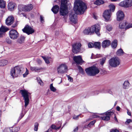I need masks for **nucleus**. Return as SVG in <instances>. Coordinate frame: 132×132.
I'll use <instances>...</instances> for the list:
<instances>
[{
    "label": "nucleus",
    "mask_w": 132,
    "mask_h": 132,
    "mask_svg": "<svg viewBox=\"0 0 132 132\" xmlns=\"http://www.w3.org/2000/svg\"><path fill=\"white\" fill-rule=\"evenodd\" d=\"M59 123L60 124V126L58 127L57 126H56L54 125H52L51 126V129H55L56 130L58 129H60L61 126V122H60Z\"/></svg>",
    "instance_id": "nucleus-36"
},
{
    "label": "nucleus",
    "mask_w": 132,
    "mask_h": 132,
    "mask_svg": "<svg viewBox=\"0 0 132 132\" xmlns=\"http://www.w3.org/2000/svg\"><path fill=\"white\" fill-rule=\"evenodd\" d=\"M120 109V108L119 106H118L116 107V109L117 111H119Z\"/></svg>",
    "instance_id": "nucleus-60"
},
{
    "label": "nucleus",
    "mask_w": 132,
    "mask_h": 132,
    "mask_svg": "<svg viewBox=\"0 0 132 132\" xmlns=\"http://www.w3.org/2000/svg\"><path fill=\"white\" fill-rule=\"evenodd\" d=\"M78 127H77L76 128L74 129L73 131L74 132H76L78 131Z\"/></svg>",
    "instance_id": "nucleus-59"
},
{
    "label": "nucleus",
    "mask_w": 132,
    "mask_h": 132,
    "mask_svg": "<svg viewBox=\"0 0 132 132\" xmlns=\"http://www.w3.org/2000/svg\"><path fill=\"white\" fill-rule=\"evenodd\" d=\"M73 59L75 63L81 65L84 62L82 59L81 56H74Z\"/></svg>",
    "instance_id": "nucleus-18"
},
{
    "label": "nucleus",
    "mask_w": 132,
    "mask_h": 132,
    "mask_svg": "<svg viewBox=\"0 0 132 132\" xmlns=\"http://www.w3.org/2000/svg\"><path fill=\"white\" fill-rule=\"evenodd\" d=\"M10 37L12 39H15L19 36V34L17 31L15 30H12L9 32Z\"/></svg>",
    "instance_id": "nucleus-15"
},
{
    "label": "nucleus",
    "mask_w": 132,
    "mask_h": 132,
    "mask_svg": "<svg viewBox=\"0 0 132 132\" xmlns=\"http://www.w3.org/2000/svg\"><path fill=\"white\" fill-rule=\"evenodd\" d=\"M6 2L3 0H0V7L4 8L6 6Z\"/></svg>",
    "instance_id": "nucleus-29"
},
{
    "label": "nucleus",
    "mask_w": 132,
    "mask_h": 132,
    "mask_svg": "<svg viewBox=\"0 0 132 132\" xmlns=\"http://www.w3.org/2000/svg\"><path fill=\"white\" fill-rule=\"evenodd\" d=\"M109 7L110 9L108 10H110L111 13V12L114 11L115 9V6L114 5L112 4H110L109 5Z\"/></svg>",
    "instance_id": "nucleus-37"
},
{
    "label": "nucleus",
    "mask_w": 132,
    "mask_h": 132,
    "mask_svg": "<svg viewBox=\"0 0 132 132\" xmlns=\"http://www.w3.org/2000/svg\"><path fill=\"white\" fill-rule=\"evenodd\" d=\"M131 27H132V23H129L126 26L125 29L126 30Z\"/></svg>",
    "instance_id": "nucleus-46"
},
{
    "label": "nucleus",
    "mask_w": 132,
    "mask_h": 132,
    "mask_svg": "<svg viewBox=\"0 0 132 132\" xmlns=\"http://www.w3.org/2000/svg\"><path fill=\"white\" fill-rule=\"evenodd\" d=\"M16 6V4L13 2H10L8 4L9 10L10 11L13 10Z\"/></svg>",
    "instance_id": "nucleus-22"
},
{
    "label": "nucleus",
    "mask_w": 132,
    "mask_h": 132,
    "mask_svg": "<svg viewBox=\"0 0 132 132\" xmlns=\"http://www.w3.org/2000/svg\"><path fill=\"white\" fill-rule=\"evenodd\" d=\"M79 116H80V117H82V116H81L80 115L77 116L75 115L73 116V118L75 120H77L78 119Z\"/></svg>",
    "instance_id": "nucleus-44"
},
{
    "label": "nucleus",
    "mask_w": 132,
    "mask_h": 132,
    "mask_svg": "<svg viewBox=\"0 0 132 132\" xmlns=\"http://www.w3.org/2000/svg\"><path fill=\"white\" fill-rule=\"evenodd\" d=\"M12 132H17L20 129V128L19 127H11Z\"/></svg>",
    "instance_id": "nucleus-33"
},
{
    "label": "nucleus",
    "mask_w": 132,
    "mask_h": 132,
    "mask_svg": "<svg viewBox=\"0 0 132 132\" xmlns=\"http://www.w3.org/2000/svg\"><path fill=\"white\" fill-rule=\"evenodd\" d=\"M100 25L98 24H96L92 26L90 28H88L85 29L83 31V33L85 35H91L94 32L99 36L100 35Z\"/></svg>",
    "instance_id": "nucleus-2"
},
{
    "label": "nucleus",
    "mask_w": 132,
    "mask_h": 132,
    "mask_svg": "<svg viewBox=\"0 0 132 132\" xmlns=\"http://www.w3.org/2000/svg\"><path fill=\"white\" fill-rule=\"evenodd\" d=\"M40 19L41 22L42 23H43L44 22V17L42 15H41L40 16Z\"/></svg>",
    "instance_id": "nucleus-53"
},
{
    "label": "nucleus",
    "mask_w": 132,
    "mask_h": 132,
    "mask_svg": "<svg viewBox=\"0 0 132 132\" xmlns=\"http://www.w3.org/2000/svg\"><path fill=\"white\" fill-rule=\"evenodd\" d=\"M59 6L57 5L54 6L51 9L52 11L55 14H56L59 12Z\"/></svg>",
    "instance_id": "nucleus-23"
},
{
    "label": "nucleus",
    "mask_w": 132,
    "mask_h": 132,
    "mask_svg": "<svg viewBox=\"0 0 132 132\" xmlns=\"http://www.w3.org/2000/svg\"><path fill=\"white\" fill-rule=\"evenodd\" d=\"M106 60V58L105 57H104L101 59L100 64L102 65H103L105 63Z\"/></svg>",
    "instance_id": "nucleus-43"
},
{
    "label": "nucleus",
    "mask_w": 132,
    "mask_h": 132,
    "mask_svg": "<svg viewBox=\"0 0 132 132\" xmlns=\"http://www.w3.org/2000/svg\"><path fill=\"white\" fill-rule=\"evenodd\" d=\"M119 6L125 8L130 7L132 5V0H125L120 2Z\"/></svg>",
    "instance_id": "nucleus-11"
},
{
    "label": "nucleus",
    "mask_w": 132,
    "mask_h": 132,
    "mask_svg": "<svg viewBox=\"0 0 132 132\" xmlns=\"http://www.w3.org/2000/svg\"><path fill=\"white\" fill-rule=\"evenodd\" d=\"M94 47L100 49L101 48L100 43V42H95L93 44Z\"/></svg>",
    "instance_id": "nucleus-32"
},
{
    "label": "nucleus",
    "mask_w": 132,
    "mask_h": 132,
    "mask_svg": "<svg viewBox=\"0 0 132 132\" xmlns=\"http://www.w3.org/2000/svg\"><path fill=\"white\" fill-rule=\"evenodd\" d=\"M106 28L107 30L110 31L112 29V26L110 25H108L106 26Z\"/></svg>",
    "instance_id": "nucleus-45"
},
{
    "label": "nucleus",
    "mask_w": 132,
    "mask_h": 132,
    "mask_svg": "<svg viewBox=\"0 0 132 132\" xmlns=\"http://www.w3.org/2000/svg\"><path fill=\"white\" fill-rule=\"evenodd\" d=\"M29 71L26 68V71L25 73L23 74V77H25L27 76L29 73Z\"/></svg>",
    "instance_id": "nucleus-49"
},
{
    "label": "nucleus",
    "mask_w": 132,
    "mask_h": 132,
    "mask_svg": "<svg viewBox=\"0 0 132 132\" xmlns=\"http://www.w3.org/2000/svg\"><path fill=\"white\" fill-rule=\"evenodd\" d=\"M87 8L85 4L81 1L76 0L74 3V10L80 13H83Z\"/></svg>",
    "instance_id": "nucleus-1"
},
{
    "label": "nucleus",
    "mask_w": 132,
    "mask_h": 132,
    "mask_svg": "<svg viewBox=\"0 0 132 132\" xmlns=\"http://www.w3.org/2000/svg\"><path fill=\"white\" fill-rule=\"evenodd\" d=\"M81 45L80 43H76L72 45V51L75 53L76 54L79 51Z\"/></svg>",
    "instance_id": "nucleus-13"
},
{
    "label": "nucleus",
    "mask_w": 132,
    "mask_h": 132,
    "mask_svg": "<svg viewBox=\"0 0 132 132\" xmlns=\"http://www.w3.org/2000/svg\"><path fill=\"white\" fill-rule=\"evenodd\" d=\"M104 3V2L103 0H97L94 2V4L97 5H100Z\"/></svg>",
    "instance_id": "nucleus-31"
},
{
    "label": "nucleus",
    "mask_w": 132,
    "mask_h": 132,
    "mask_svg": "<svg viewBox=\"0 0 132 132\" xmlns=\"http://www.w3.org/2000/svg\"><path fill=\"white\" fill-rule=\"evenodd\" d=\"M39 124L38 123L36 122L34 123V130L35 131H37L38 130V126Z\"/></svg>",
    "instance_id": "nucleus-40"
},
{
    "label": "nucleus",
    "mask_w": 132,
    "mask_h": 132,
    "mask_svg": "<svg viewBox=\"0 0 132 132\" xmlns=\"http://www.w3.org/2000/svg\"><path fill=\"white\" fill-rule=\"evenodd\" d=\"M103 93H110L111 94H112V92L110 90H106L105 91V92H102Z\"/></svg>",
    "instance_id": "nucleus-56"
},
{
    "label": "nucleus",
    "mask_w": 132,
    "mask_h": 132,
    "mask_svg": "<svg viewBox=\"0 0 132 132\" xmlns=\"http://www.w3.org/2000/svg\"><path fill=\"white\" fill-rule=\"evenodd\" d=\"M7 60H0V66H3L6 65L7 63Z\"/></svg>",
    "instance_id": "nucleus-30"
},
{
    "label": "nucleus",
    "mask_w": 132,
    "mask_h": 132,
    "mask_svg": "<svg viewBox=\"0 0 132 132\" xmlns=\"http://www.w3.org/2000/svg\"><path fill=\"white\" fill-rule=\"evenodd\" d=\"M111 14L110 10H105L104 12L103 16L106 21L110 20Z\"/></svg>",
    "instance_id": "nucleus-17"
},
{
    "label": "nucleus",
    "mask_w": 132,
    "mask_h": 132,
    "mask_svg": "<svg viewBox=\"0 0 132 132\" xmlns=\"http://www.w3.org/2000/svg\"><path fill=\"white\" fill-rule=\"evenodd\" d=\"M112 112H107L105 113H101L99 114L103 116L100 117V119H102L104 120L108 121L110 119V116L111 115Z\"/></svg>",
    "instance_id": "nucleus-14"
},
{
    "label": "nucleus",
    "mask_w": 132,
    "mask_h": 132,
    "mask_svg": "<svg viewBox=\"0 0 132 132\" xmlns=\"http://www.w3.org/2000/svg\"><path fill=\"white\" fill-rule=\"evenodd\" d=\"M59 34V32L58 31H56L55 33V35L56 36H58Z\"/></svg>",
    "instance_id": "nucleus-61"
},
{
    "label": "nucleus",
    "mask_w": 132,
    "mask_h": 132,
    "mask_svg": "<svg viewBox=\"0 0 132 132\" xmlns=\"http://www.w3.org/2000/svg\"><path fill=\"white\" fill-rule=\"evenodd\" d=\"M5 40L6 42L8 44H10L11 43V40L9 38H6Z\"/></svg>",
    "instance_id": "nucleus-51"
},
{
    "label": "nucleus",
    "mask_w": 132,
    "mask_h": 132,
    "mask_svg": "<svg viewBox=\"0 0 132 132\" xmlns=\"http://www.w3.org/2000/svg\"><path fill=\"white\" fill-rule=\"evenodd\" d=\"M125 53L124 52L121 48L118 50L116 52V54L118 56L122 55Z\"/></svg>",
    "instance_id": "nucleus-27"
},
{
    "label": "nucleus",
    "mask_w": 132,
    "mask_h": 132,
    "mask_svg": "<svg viewBox=\"0 0 132 132\" xmlns=\"http://www.w3.org/2000/svg\"><path fill=\"white\" fill-rule=\"evenodd\" d=\"M25 37L23 36H21L18 38L17 42L18 43L20 44H22L24 42Z\"/></svg>",
    "instance_id": "nucleus-25"
},
{
    "label": "nucleus",
    "mask_w": 132,
    "mask_h": 132,
    "mask_svg": "<svg viewBox=\"0 0 132 132\" xmlns=\"http://www.w3.org/2000/svg\"><path fill=\"white\" fill-rule=\"evenodd\" d=\"M127 113L128 114L129 116H130L131 115V113L129 112L128 110H127Z\"/></svg>",
    "instance_id": "nucleus-62"
},
{
    "label": "nucleus",
    "mask_w": 132,
    "mask_h": 132,
    "mask_svg": "<svg viewBox=\"0 0 132 132\" xmlns=\"http://www.w3.org/2000/svg\"><path fill=\"white\" fill-rule=\"evenodd\" d=\"M127 24V23L126 21H123L119 23V27L120 28L123 29L124 28H125Z\"/></svg>",
    "instance_id": "nucleus-26"
},
{
    "label": "nucleus",
    "mask_w": 132,
    "mask_h": 132,
    "mask_svg": "<svg viewBox=\"0 0 132 132\" xmlns=\"http://www.w3.org/2000/svg\"><path fill=\"white\" fill-rule=\"evenodd\" d=\"M67 77L68 78V79L70 81L72 82L73 81V79L70 76H69L66 75Z\"/></svg>",
    "instance_id": "nucleus-50"
},
{
    "label": "nucleus",
    "mask_w": 132,
    "mask_h": 132,
    "mask_svg": "<svg viewBox=\"0 0 132 132\" xmlns=\"http://www.w3.org/2000/svg\"><path fill=\"white\" fill-rule=\"evenodd\" d=\"M53 84H51L50 85V88L51 91L55 92L56 90V89L53 86Z\"/></svg>",
    "instance_id": "nucleus-38"
},
{
    "label": "nucleus",
    "mask_w": 132,
    "mask_h": 132,
    "mask_svg": "<svg viewBox=\"0 0 132 132\" xmlns=\"http://www.w3.org/2000/svg\"><path fill=\"white\" fill-rule=\"evenodd\" d=\"M9 30L8 28L3 26H2L0 28V31L1 32H4L7 31Z\"/></svg>",
    "instance_id": "nucleus-34"
},
{
    "label": "nucleus",
    "mask_w": 132,
    "mask_h": 132,
    "mask_svg": "<svg viewBox=\"0 0 132 132\" xmlns=\"http://www.w3.org/2000/svg\"><path fill=\"white\" fill-rule=\"evenodd\" d=\"M38 82L41 86H43V82L42 80L39 77H37V78Z\"/></svg>",
    "instance_id": "nucleus-42"
},
{
    "label": "nucleus",
    "mask_w": 132,
    "mask_h": 132,
    "mask_svg": "<svg viewBox=\"0 0 132 132\" xmlns=\"http://www.w3.org/2000/svg\"><path fill=\"white\" fill-rule=\"evenodd\" d=\"M22 30L24 32L26 33L28 35L32 34L35 32L34 30L28 25H26Z\"/></svg>",
    "instance_id": "nucleus-12"
},
{
    "label": "nucleus",
    "mask_w": 132,
    "mask_h": 132,
    "mask_svg": "<svg viewBox=\"0 0 132 132\" xmlns=\"http://www.w3.org/2000/svg\"><path fill=\"white\" fill-rule=\"evenodd\" d=\"M69 19L70 21L74 24L77 23L78 20L77 14L75 12H71L69 15Z\"/></svg>",
    "instance_id": "nucleus-10"
},
{
    "label": "nucleus",
    "mask_w": 132,
    "mask_h": 132,
    "mask_svg": "<svg viewBox=\"0 0 132 132\" xmlns=\"http://www.w3.org/2000/svg\"><path fill=\"white\" fill-rule=\"evenodd\" d=\"M20 92L21 93L22 97H23L25 103L24 108L23 106L22 107V110L21 111L22 113L23 112L24 114H25L27 112V111L25 110V108L29 104V96L28 94L29 93L25 90H20Z\"/></svg>",
    "instance_id": "nucleus-3"
},
{
    "label": "nucleus",
    "mask_w": 132,
    "mask_h": 132,
    "mask_svg": "<svg viewBox=\"0 0 132 132\" xmlns=\"http://www.w3.org/2000/svg\"><path fill=\"white\" fill-rule=\"evenodd\" d=\"M111 42L108 40H105L103 41L102 43V46L103 48L108 47L110 45Z\"/></svg>",
    "instance_id": "nucleus-20"
},
{
    "label": "nucleus",
    "mask_w": 132,
    "mask_h": 132,
    "mask_svg": "<svg viewBox=\"0 0 132 132\" xmlns=\"http://www.w3.org/2000/svg\"><path fill=\"white\" fill-rule=\"evenodd\" d=\"M109 63L111 66L115 67L119 65L120 63V61L118 57H113L109 60Z\"/></svg>",
    "instance_id": "nucleus-8"
},
{
    "label": "nucleus",
    "mask_w": 132,
    "mask_h": 132,
    "mask_svg": "<svg viewBox=\"0 0 132 132\" xmlns=\"http://www.w3.org/2000/svg\"><path fill=\"white\" fill-rule=\"evenodd\" d=\"M30 69L31 71L35 72H39L41 70H43L44 69L42 67H31Z\"/></svg>",
    "instance_id": "nucleus-21"
},
{
    "label": "nucleus",
    "mask_w": 132,
    "mask_h": 132,
    "mask_svg": "<svg viewBox=\"0 0 132 132\" xmlns=\"http://www.w3.org/2000/svg\"><path fill=\"white\" fill-rule=\"evenodd\" d=\"M3 132H12L11 128H5Z\"/></svg>",
    "instance_id": "nucleus-41"
},
{
    "label": "nucleus",
    "mask_w": 132,
    "mask_h": 132,
    "mask_svg": "<svg viewBox=\"0 0 132 132\" xmlns=\"http://www.w3.org/2000/svg\"><path fill=\"white\" fill-rule=\"evenodd\" d=\"M95 122L96 121L95 120L91 121L88 124V126L89 127H90L92 125H94Z\"/></svg>",
    "instance_id": "nucleus-47"
},
{
    "label": "nucleus",
    "mask_w": 132,
    "mask_h": 132,
    "mask_svg": "<svg viewBox=\"0 0 132 132\" xmlns=\"http://www.w3.org/2000/svg\"><path fill=\"white\" fill-rule=\"evenodd\" d=\"M116 15L117 19L118 21L123 20L125 17L124 13L121 10L118 11L116 13Z\"/></svg>",
    "instance_id": "nucleus-16"
},
{
    "label": "nucleus",
    "mask_w": 132,
    "mask_h": 132,
    "mask_svg": "<svg viewBox=\"0 0 132 132\" xmlns=\"http://www.w3.org/2000/svg\"><path fill=\"white\" fill-rule=\"evenodd\" d=\"M24 114H23V113H22V112H21V113H20V116L19 117V119L18 120V122L22 118V117L24 116Z\"/></svg>",
    "instance_id": "nucleus-48"
},
{
    "label": "nucleus",
    "mask_w": 132,
    "mask_h": 132,
    "mask_svg": "<svg viewBox=\"0 0 132 132\" xmlns=\"http://www.w3.org/2000/svg\"><path fill=\"white\" fill-rule=\"evenodd\" d=\"M61 6L60 9V14L64 16L68 13L67 7V0H61Z\"/></svg>",
    "instance_id": "nucleus-4"
},
{
    "label": "nucleus",
    "mask_w": 132,
    "mask_h": 132,
    "mask_svg": "<svg viewBox=\"0 0 132 132\" xmlns=\"http://www.w3.org/2000/svg\"><path fill=\"white\" fill-rule=\"evenodd\" d=\"M42 57L45 61V63L47 64L50 63V62L49 60L51 59V57H46L44 56H42Z\"/></svg>",
    "instance_id": "nucleus-35"
},
{
    "label": "nucleus",
    "mask_w": 132,
    "mask_h": 132,
    "mask_svg": "<svg viewBox=\"0 0 132 132\" xmlns=\"http://www.w3.org/2000/svg\"><path fill=\"white\" fill-rule=\"evenodd\" d=\"M114 119L115 121H116L117 122H118V120L117 119L116 117V116H115L114 117Z\"/></svg>",
    "instance_id": "nucleus-64"
},
{
    "label": "nucleus",
    "mask_w": 132,
    "mask_h": 132,
    "mask_svg": "<svg viewBox=\"0 0 132 132\" xmlns=\"http://www.w3.org/2000/svg\"><path fill=\"white\" fill-rule=\"evenodd\" d=\"M88 46L89 48H92L94 47L93 43H90L88 44Z\"/></svg>",
    "instance_id": "nucleus-52"
},
{
    "label": "nucleus",
    "mask_w": 132,
    "mask_h": 132,
    "mask_svg": "<svg viewBox=\"0 0 132 132\" xmlns=\"http://www.w3.org/2000/svg\"><path fill=\"white\" fill-rule=\"evenodd\" d=\"M110 132H119V131L117 129H112L110 130Z\"/></svg>",
    "instance_id": "nucleus-57"
},
{
    "label": "nucleus",
    "mask_w": 132,
    "mask_h": 132,
    "mask_svg": "<svg viewBox=\"0 0 132 132\" xmlns=\"http://www.w3.org/2000/svg\"><path fill=\"white\" fill-rule=\"evenodd\" d=\"M33 8V5L31 4H29L27 5H20L19 6L18 9L19 10L18 14L20 15V12L22 11H29L31 10Z\"/></svg>",
    "instance_id": "nucleus-6"
},
{
    "label": "nucleus",
    "mask_w": 132,
    "mask_h": 132,
    "mask_svg": "<svg viewBox=\"0 0 132 132\" xmlns=\"http://www.w3.org/2000/svg\"><path fill=\"white\" fill-rule=\"evenodd\" d=\"M92 117L93 118H98L100 119V117H101L100 116H99L98 115H97L95 114L92 115Z\"/></svg>",
    "instance_id": "nucleus-58"
},
{
    "label": "nucleus",
    "mask_w": 132,
    "mask_h": 132,
    "mask_svg": "<svg viewBox=\"0 0 132 132\" xmlns=\"http://www.w3.org/2000/svg\"><path fill=\"white\" fill-rule=\"evenodd\" d=\"M130 86L129 82L128 81H126L124 82L123 85V88L125 89H128Z\"/></svg>",
    "instance_id": "nucleus-24"
},
{
    "label": "nucleus",
    "mask_w": 132,
    "mask_h": 132,
    "mask_svg": "<svg viewBox=\"0 0 132 132\" xmlns=\"http://www.w3.org/2000/svg\"><path fill=\"white\" fill-rule=\"evenodd\" d=\"M51 128H49L48 129V130L47 131L45 132H51Z\"/></svg>",
    "instance_id": "nucleus-63"
},
{
    "label": "nucleus",
    "mask_w": 132,
    "mask_h": 132,
    "mask_svg": "<svg viewBox=\"0 0 132 132\" xmlns=\"http://www.w3.org/2000/svg\"><path fill=\"white\" fill-rule=\"evenodd\" d=\"M132 122V120L131 119H127L125 122V124H128L130 123V122Z\"/></svg>",
    "instance_id": "nucleus-54"
},
{
    "label": "nucleus",
    "mask_w": 132,
    "mask_h": 132,
    "mask_svg": "<svg viewBox=\"0 0 132 132\" xmlns=\"http://www.w3.org/2000/svg\"><path fill=\"white\" fill-rule=\"evenodd\" d=\"M117 45V40H114L112 42L111 45V47L113 48H116Z\"/></svg>",
    "instance_id": "nucleus-28"
},
{
    "label": "nucleus",
    "mask_w": 132,
    "mask_h": 132,
    "mask_svg": "<svg viewBox=\"0 0 132 132\" xmlns=\"http://www.w3.org/2000/svg\"><path fill=\"white\" fill-rule=\"evenodd\" d=\"M37 61L38 63V64L40 65L42 63V61L39 59H37Z\"/></svg>",
    "instance_id": "nucleus-55"
},
{
    "label": "nucleus",
    "mask_w": 132,
    "mask_h": 132,
    "mask_svg": "<svg viewBox=\"0 0 132 132\" xmlns=\"http://www.w3.org/2000/svg\"><path fill=\"white\" fill-rule=\"evenodd\" d=\"M67 69V66L65 64H62L57 68V72L58 74H63L65 72Z\"/></svg>",
    "instance_id": "nucleus-9"
},
{
    "label": "nucleus",
    "mask_w": 132,
    "mask_h": 132,
    "mask_svg": "<svg viewBox=\"0 0 132 132\" xmlns=\"http://www.w3.org/2000/svg\"><path fill=\"white\" fill-rule=\"evenodd\" d=\"M85 71L88 76H94L100 72L98 68L94 66L86 69Z\"/></svg>",
    "instance_id": "nucleus-5"
},
{
    "label": "nucleus",
    "mask_w": 132,
    "mask_h": 132,
    "mask_svg": "<svg viewBox=\"0 0 132 132\" xmlns=\"http://www.w3.org/2000/svg\"><path fill=\"white\" fill-rule=\"evenodd\" d=\"M78 68L80 73L82 74H84V72L83 69L80 66H78Z\"/></svg>",
    "instance_id": "nucleus-39"
},
{
    "label": "nucleus",
    "mask_w": 132,
    "mask_h": 132,
    "mask_svg": "<svg viewBox=\"0 0 132 132\" xmlns=\"http://www.w3.org/2000/svg\"><path fill=\"white\" fill-rule=\"evenodd\" d=\"M21 70L19 67L15 66L11 69L10 71V74L13 78L17 77L20 73Z\"/></svg>",
    "instance_id": "nucleus-7"
},
{
    "label": "nucleus",
    "mask_w": 132,
    "mask_h": 132,
    "mask_svg": "<svg viewBox=\"0 0 132 132\" xmlns=\"http://www.w3.org/2000/svg\"><path fill=\"white\" fill-rule=\"evenodd\" d=\"M14 21V18L12 16H9L6 20V25L10 26L12 24Z\"/></svg>",
    "instance_id": "nucleus-19"
}]
</instances>
